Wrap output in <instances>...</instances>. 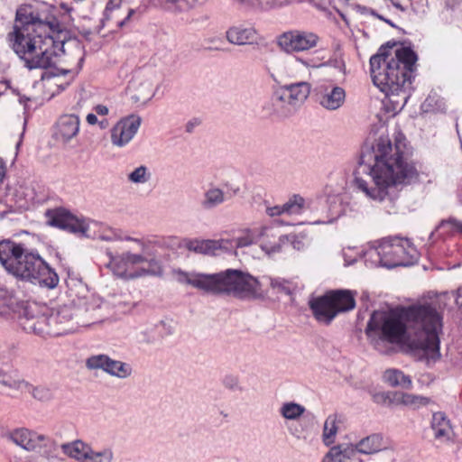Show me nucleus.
Instances as JSON below:
<instances>
[{"instance_id": "f257e3e1", "label": "nucleus", "mask_w": 462, "mask_h": 462, "mask_svg": "<svg viewBox=\"0 0 462 462\" xmlns=\"http://www.w3.org/2000/svg\"><path fill=\"white\" fill-rule=\"evenodd\" d=\"M52 11L46 4L20 6L8 41L24 67L47 69L42 79L53 80L63 90L80 70L84 51L75 39L56 40L62 32Z\"/></svg>"}, {"instance_id": "f03ea898", "label": "nucleus", "mask_w": 462, "mask_h": 462, "mask_svg": "<svg viewBox=\"0 0 462 462\" xmlns=\"http://www.w3.org/2000/svg\"><path fill=\"white\" fill-rule=\"evenodd\" d=\"M354 182L368 199L385 203L388 214L395 213L397 184H408L417 178V171L406 156L404 137L400 134L393 144L388 136H380L372 147L362 150L354 171Z\"/></svg>"}, {"instance_id": "7ed1b4c3", "label": "nucleus", "mask_w": 462, "mask_h": 462, "mask_svg": "<svg viewBox=\"0 0 462 462\" xmlns=\"http://www.w3.org/2000/svg\"><path fill=\"white\" fill-rule=\"evenodd\" d=\"M405 320L396 312L375 310L365 328L375 345L380 341L400 344L408 341L412 356L427 365L440 358L439 337L442 317L431 305L412 306L405 311Z\"/></svg>"}, {"instance_id": "20e7f679", "label": "nucleus", "mask_w": 462, "mask_h": 462, "mask_svg": "<svg viewBox=\"0 0 462 462\" xmlns=\"http://www.w3.org/2000/svg\"><path fill=\"white\" fill-rule=\"evenodd\" d=\"M416 60L415 52L404 46H399L394 51L381 47L370 58L372 80L385 94L394 112L401 111L408 102Z\"/></svg>"}, {"instance_id": "39448f33", "label": "nucleus", "mask_w": 462, "mask_h": 462, "mask_svg": "<svg viewBox=\"0 0 462 462\" xmlns=\"http://www.w3.org/2000/svg\"><path fill=\"white\" fill-rule=\"evenodd\" d=\"M176 281L209 294H227L241 300H256L263 296L262 282L248 273L226 269L217 273L173 270Z\"/></svg>"}, {"instance_id": "423d86ee", "label": "nucleus", "mask_w": 462, "mask_h": 462, "mask_svg": "<svg viewBox=\"0 0 462 462\" xmlns=\"http://www.w3.org/2000/svg\"><path fill=\"white\" fill-rule=\"evenodd\" d=\"M0 262L13 275L49 289L59 283L56 272L41 257L36 250L10 240L0 242Z\"/></svg>"}, {"instance_id": "0eeeda50", "label": "nucleus", "mask_w": 462, "mask_h": 462, "mask_svg": "<svg viewBox=\"0 0 462 462\" xmlns=\"http://www.w3.org/2000/svg\"><path fill=\"white\" fill-rule=\"evenodd\" d=\"M101 305L102 300L88 292L73 298L70 305H63L48 315L51 335L72 333L79 327L101 322Z\"/></svg>"}, {"instance_id": "6e6552de", "label": "nucleus", "mask_w": 462, "mask_h": 462, "mask_svg": "<svg viewBox=\"0 0 462 462\" xmlns=\"http://www.w3.org/2000/svg\"><path fill=\"white\" fill-rule=\"evenodd\" d=\"M4 438L27 452H38L48 461L60 459L59 443L48 435L25 427L6 431Z\"/></svg>"}, {"instance_id": "1a4fd4ad", "label": "nucleus", "mask_w": 462, "mask_h": 462, "mask_svg": "<svg viewBox=\"0 0 462 462\" xmlns=\"http://www.w3.org/2000/svg\"><path fill=\"white\" fill-rule=\"evenodd\" d=\"M142 254L125 252L119 255L110 256L107 267L116 276L125 280H134L154 274L156 272L153 268L157 266L156 260L150 258L144 253L145 248H142Z\"/></svg>"}, {"instance_id": "9d476101", "label": "nucleus", "mask_w": 462, "mask_h": 462, "mask_svg": "<svg viewBox=\"0 0 462 462\" xmlns=\"http://www.w3.org/2000/svg\"><path fill=\"white\" fill-rule=\"evenodd\" d=\"M310 92V86L305 81L283 86L273 93L264 108L269 114L287 117L305 102Z\"/></svg>"}, {"instance_id": "9b49d317", "label": "nucleus", "mask_w": 462, "mask_h": 462, "mask_svg": "<svg viewBox=\"0 0 462 462\" xmlns=\"http://www.w3.org/2000/svg\"><path fill=\"white\" fill-rule=\"evenodd\" d=\"M310 306L318 321L329 324L338 313L353 310L356 301L349 291H335L312 300Z\"/></svg>"}, {"instance_id": "f8f14e48", "label": "nucleus", "mask_w": 462, "mask_h": 462, "mask_svg": "<svg viewBox=\"0 0 462 462\" xmlns=\"http://www.w3.org/2000/svg\"><path fill=\"white\" fill-rule=\"evenodd\" d=\"M7 306L18 314V324L26 333L38 336L51 335L49 317L36 303L18 302L10 298Z\"/></svg>"}, {"instance_id": "ddd939ff", "label": "nucleus", "mask_w": 462, "mask_h": 462, "mask_svg": "<svg viewBox=\"0 0 462 462\" xmlns=\"http://www.w3.org/2000/svg\"><path fill=\"white\" fill-rule=\"evenodd\" d=\"M382 254L384 255V268L392 269L397 266L412 264L419 256L412 243L403 237L394 236L385 238L381 242Z\"/></svg>"}, {"instance_id": "4468645a", "label": "nucleus", "mask_w": 462, "mask_h": 462, "mask_svg": "<svg viewBox=\"0 0 462 462\" xmlns=\"http://www.w3.org/2000/svg\"><path fill=\"white\" fill-rule=\"evenodd\" d=\"M320 38L318 34L301 30H292L281 34L278 45L287 53L304 52L316 48Z\"/></svg>"}, {"instance_id": "2eb2a0df", "label": "nucleus", "mask_w": 462, "mask_h": 462, "mask_svg": "<svg viewBox=\"0 0 462 462\" xmlns=\"http://www.w3.org/2000/svg\"><path fill=\"white\" fill-rule=\"evenodd\" d=\"M80 236L106 242H114L118 240L134 241L138 244L141 248H144L145 245V242L141 239L124 236L122 231L114 229L105 224L89 219L85 220Z\"/></svg>"}, {"instance_id": "dca6fc26", "label": "nucleus", "mask_w": 462, "mask_h": 462, "mask_svg": "<svg viewBox=\"0 0 462 462\" xmlns=\"http://www.w3.org/2000/svg\"><path fill=\"white\" fill-rule=\"evenodd\" d=\"M239 192L240 188L238 186L228 182L222 184V186L210 184L203 192L200 207L207 211L213 210L236 197Z\"/></svg>"}, {"instance_id": "f3484780", "label": "nucleus", "mask_w": 462, "mask_h": 462, "mask_svg": "<svg viewBox=\"0 0 462 462\" xmlns=\"http://www.w3.org/2000/svg\"><path fill=\"white\" fill-rule=\"evenodd\" d=\"M141 123V117L136 115H130L121 118L111 128V143L119 148L126 146L137 134Z\"/></svg>"}, {"instance_id": "a211bd4d", "label": "nucleus", "mask_w": 462, "mask_h": 462, "mask_svg": "<svg viewBox=\"0 0 462 462\" xmlns=\"http://www.w3.org/2000/svg\"><path fill=\"white\" fill-rule=\"evenodd\" d=\"M255 237H257L260 248L268 255L281 253L283 246L289 242L287 236L281 235L276 228L272 226L256 228Z\"/></svg>"}, {"instance_id": "6ab92c4d", "label": "nucleus", "mask_w": 462, "mask_h": 462, "mask_svg": "<svg viewBox=\"0 0 462 462\" xmlns=\"http://www.w3.org/2000/svg\"><path fill=\"white\" fill-rule=\"evenodd\" d=\"M47 222L78 236L81 235L86 219H79L64 208L50 209L46 212Z\"/></svg>"}, {"instance_id": "aec40b11", "label": "nucleus", "mask_w": 462, "mask_h": 462, "mask_svg": "<svg viewBox=\"0 0 462 462\" xmlns=\"http://www.w3.org/2000/svg\"><path fill=\"white\" fill-rule=\"evenodd\" d=\"M319 104L325 109L334 111L340 108L346 100L343 88L331 83L321 84L317 88Z\"/></svg>"}, {"instance_id": "412c9836", "label": "nucleus", "mask_w": 462, "mask_h": 462, "mask_svg": "<svg viewBox=\"0 0 462 462\" xmlns=\"http://www.w3.org/2000/svg\"><path fill=\"white\" fill-rule=\"evenodd\" d=\"M79 127L80 118L79 116L65 114L57 120L54 134L58 140L67 143L78 135Z\"/></svg>"}, {"instance_id": "4be33fe9", "label": "nucleus", "mask_w": 462, "mask_h": 462, "mask_svg": "<svg viewBox=\"0 0 462 462\" xmlns=\"http://www.w3.org/2000/svg\"><path fill=\"white\" fill-rule=\"evenodd\" d=\"M233 247L228 239L218 240H190L187 244L189 251L204 254H217L218 251H230Z\"/></svg>"}, {"instance_id": "5701e85b", "label": "nucleus", "mask_w": 462, "mask_h": 462, "mask_svg": "<svg viewBox=\"0 0 462 462\" xmlns=\"http://www.w3.org/2000/svg\"><path fill=\"white\" fill-rule=\"evenodd\" d=\"M257 32L252 26L234 25L226 32L227 42L235 45L254 44L257 42Z\"/></svg>"}, {"instance_id": "b1692460", "label": "nucleus", "mask_w": 462, "mask_h": 462, "mask_svg": "<svg viewBox=\"0 0 462 462\" xmlns=\"http://www.w3.org/2000/svg\"><path fill=\"white\" fill-rule=\"evenodd\" d=\"M431 429L436 439L446 442L452 439L453 429L449 420L442 412H435L432 415Z\"/></svg>"}, {"instance_id": "393cba45", "label": "nucleus", "mask_w": 462, "mask_h": 462, "mask_svg": "<svg viewBox=\"0 0 462 462\" xmlns=\"http://www.w3.org/2000/svg\"><path fill=\"white\" fill-rule=\"evenodd\" d=\"M91 446L81 439H75L59 445L62 452L78 462H86Z\"/></svg>"}, {"instance_id": "a878e982", "label": "nucleus", "mask_w": 462, "mask_h": 462, "mask_svg": "<svg viewBox=\"0 0 462 462\" xmlns=\"http://www.w3.org/2000/svg\"><path fill=\"white\" fill-rule=\"evenodd\" d=\"M339 423H341V417L337 413H332L326 418L321 435L325 446L330 447L336 442Z\"/></svg>"}, {"instance_id": "bb28decb", "label": "nucleus", "mask_w": 462, "mask_h": 462, "mask_svg": "<svg viewBox=\"0 0 462 462\" xmlns=\"http://www.w3.org/2000/svg\"><path fill=\"white\" fill-rule=\"evenodd\" d=\"M383 449V438L381 434H371L356 443V451L365 455H374Z\"/></svg>"}, {"instance_id": "cd10ccee", "label": "nucleus", "mask_w": 462, "mask_h": 462, "mask_svg": "<svg viewBox=\"0 0 462 462\" xmlns=\"http://www.w3.org/2000/svg\"><path fill=\"white\" fill-rule=\"evenodd\" d=\"M106 374L118 379H126L133 374V367L130 364L109 357Z\"/></svg>"}, {"instance_id": "c85d7f7f", "label": "nucleus", "mask_w": 462, "mask_h": 462, "mask_svg": "<svg viewBox=\"0 0 462 462\" xmlns=\"http://www.w3.org/2000/svg\"><path fill=\"white\" fill-rule=\"evenodd\" d=\"M383 380L391 386H401L405 389H411L412 386L411 379L398 369H388L383 374Z\"/></svg>"}, {"instance_id": "c756f323", "label": "nucleus", "mask_w": 462, "mask_h": 462, "mask_svg": "<svg viewBox=\"0 0 462 462\" xmlns=\"http://www.w3.org/2000/svg\"><path fill=\"white\" fill-rule=\"evenodd\" d=\"M263 280L276 293L290 295L296 290V284L292 281L282 277L264 276Z\"/></svg>"}, {"instance_id": "7c9ffc66", "label": "nucleus", "mask_w": 462, "mask_h": 462, "mask_svg": "<svg viewBox=\"0 0 462 462\" xmlns=\"http://www.w3.org/2000/svg\"><path fill=\"white\" fill-rule=\"evenodd\" d=\"M363 257L367 267H384L383 262L385 258L383 254H382L381 243L376 247L371 246L366 249L363 254Z\"/></svg>"}, {"instance_id": "2f4dec72", "label": "nucleus", "mask_w": 462, "mask_h": 462, "mask_svg": "<svg viewBox=\"0 0 462 462\" xmlns=\"http://www.w3.org/2000/svg\"><path fill=\"white\" fill-rule=\"evenodd\" d=\"M305 411V407L300 403L286 402L281 405L279 413L285 420H296L304 414Z\"/></svg>"}, {"instance_id": "473e14b6", "label": "nucleus", "mask_w": 462, "mask_h": 462, "mask_svg": "<svg viewBox=\"0 0 462 462\" xmlns=\"http://www.w3.org/2000/svg\"><path fill=\"white\" fill-rule=\"evenodd\" d=\"M283 205L284 215L299 216L306 208V201L300 195H293Z\"/></svg>"}, {"instance_id": "72a5a7b5", "label": "nucleus", "mask_w": 462, "mask_h": 462, "mask_svg": "<svg viewBox=\"0 0 462 462\" xmlns=\"http://www.w3.org/2000/svg\"><path fill=\"white\" fill-rule=\"evenodd\" d=\"M115 451L111 447H104L100 449L90 448L86 462H114Z\"/></svg>"}, {"instance_id": "f704fd0d", "label": "nucleus", "mask_w": 462, "mask_h": 462, "mask_svg": "<svg viewBox=\"0 0 462 462\" xmlns=\"http://www.w3.org/2000/svg\"><path fill=\"white\" fill-rule=\"evenodd\" d=\"M135 11L132 8L126 7L122 13H111L110 15H104L102 23L105 24L106 22H112L117 27L122 28L128 23Z\"/></svg>"}, {"instance_id": "c9c22d12", "label": "nucleus", "mask_w": 462, "mask_h": 462, "mask_svg": "<svg viewBox=\"0 0 462 462\" xmlns=\"http://www.w3.org/2000/svg\"><path fill=\"white\" fill-rule=\"evenodd\" d=\"M398 402L411 409L416 410L430 403V399L411 393H402Z\"/></svg>"}, {"instance_id": "e433bc0d", "label": "nucleus", "mask_w": 462, "mask_h": 462, "mask_svg": "<svg viewBox=\"0 0 462 462\" xmlns=\"http://www.w3.org/2000/svg\"><path fill=\"white\" fill-rule=\"evenodd\" d=\"M109 357L106 354L92 355L86 359L85 365L88 370H102L106 373Z\"/></svg>"}, {"instance_id": "4c0bfd02", "label": "nucleus", "mask_w": 462, "mask_h": 462, "mask_svg": "<svg viewBox=\"0 0 462 462\" xmlns=\"http://www.w3.org/2000/svg\"><path fill=\"white\" fill-rule=\"evenodd\" d=\"M109 357L106 354L92 355L86 359L85 365L88 370H102L106 373Z\"/></svg>"}, {"instance_id": "58836bf2", "label": "nucleus", "mask_w": 462, "mask_h": 462, "mask_svg": "<svg viewBox=\"0 0 462 462\" xmlns=\"http://www.w3.org/2000/svg\"><path fill=\"white\" fill-rule=\"evenodd\" d=\"M150 177L147 167L141 165L128 174V180L134 184H143L150 180Z\"/></svg>"}, {"instance_id": "ea45409f", "label": "nucleus", "mask_w": 462, "mask_h": 462, "mask_svg": "<svg viewBox=\"0 0 462 462\" xmlns=\"http://www.w3.org/2000/svg\"><path fill=\"white\" fill-rule=\"evenodd\" d=\"M0 386L23 391L24 387H28V383L16 376L4 374L0 375Z\"/></svg>"}, {"instance_id": "a19ab883", "label": "nucleus", "mask_w": 462, "mask_h": 462, "mask_svg": "<svg viewBox=\"0 0 462 462\" xmlns=\"http://www.w3.org/2000/svg\"><path fill=\"white\" fill-rule=\"evenodd\" d=\"M23 390L28 391L32 393L33 398L42 402L49 401L52 398L51 391L45 386H32L28 384V387H24Z\"/></svg>"}, {"instance_id": "79ce46f5", "label": "nucleus", "mask_w": 462, "mask_h": 462, "mask_svg": "<svg viewBox=\"0 0 462 462\" xmlns=\"http://www.w3.org/2000/svg\"><path fill=\"white\" fill-rule=\"evenodd\" d=\"M256 228L248 232L245 236L236 238V240H229L232 243L234 249L235 247H245L254 243H257V237H255Z\"/></svg>"}, {"instance_id": "37998d69", "label": "nucleus", "mask_w": 462, "mask_h": 462, "mask_svg": "<svg viewBox=\"0 0 462 462\" xmlns=\"http://www.w3.org/2000/svg\"><path fill=\"white\" fill-rule=\"evenodd\" d=\"M320 462H345L339 446H332L324 455Z\"/></svg>"}, {"instance_id": "c03bdc74", "label": "nucleus", "mask_w": 462, "mask_h": 462, "mask_svg": "<svg viewBox=\"0 0 462 462\" xmlns=\"http://www.w3.org/2000/svg\"><path fill=\"white\" fill-rule=\"evenodd\" d=\"M223 385L231 391H242L239 378L234 374H227L223 379Z\"/></svg>"}, {"instance_id": "a18cd8bd", "label": "nucleus", "mask_w": 462, "mask_h": 462, "mask_svg": "<svg viewBox=\"0 0 462 462\" xmlns=\"http://www.w3.org/2000/svg\"><path fill=\"white\" fill-rule=\"evenodd\" d=\"M127 6L122 5V0H109L106 5L104 15H110L111 13H122Z\"/></svg>"}, {"instance_id": "49530a36", "label": "nucleus", "mask_w": 462, "mask_h": 462, "mask_svg": "<svg viewBox=\"0 0 462 462\" xmlns=\"http://www.w3.org/2000/svg\"><path fill=\"white\" fill-rule=\"evenodd\" d=\"M324 59H325V57H322V58L313 57V58H309V59L297 58V61L300 62L302 65H304L307 68H320L327 64V63L323 62Z\"/></svg>"}, {"instance_id": "de8ad7c7", "label": "nucleus", "mask_w": 462, "mask_h": 462, "mask_svg": "<svg viewBox=\"0 0 462 462\" xmlns=\"http://www.w3.org/2000/svg\"><path fill=\"white\" fill-rule=\"evenodd\" d=\"M341 456L345 462L350 459L356 451V444H339Z\"/></svg>"}, {"instance_id": "09e8293b", "label": "nucleus", "mask_w": 462, "mask_h": 462, "mask_svg": "<svg viewBox=\"0 0 462 462\" xmlns=\"http://www.w3.org/2000/svg\"><path fill=\"white\" fill-rule=\"evenodd\" d=\"M372 399L375 403L381 405H385L390 401L389 394L385 392H378L372 393Z\"/></svg>"}, {"instance_id": "8fccbe9b", "label": "nucleus", "mask_w": 462, "mask_h": 462, "mask_svg": "<svg viewBox=\"0 0 462 462\" xmlns=\"http://www.w3.org/2000/svg\"><path fill=\"white\" fill-rule=\"evenodd\" d=\"M266 213L270 217L283 216L284 215L283 205H277L274 207L267 208Z\"/></svg>"}, {"instance_id": "3c124183", "label": "nucleus", "mask_w": 462, "mask_h": 462, "mask_svg": "<svg viewBox=\"0 0 462 462\" xmlns=\"http://www.w3.org/2000/svg\"><path fill=\"white\" fill-rule=\"evenodd\" d=\"M355 249L348 248L347 250L344 249L342 251V254L346 263V265H349L354 263L356 261V256L359 254V253H356L355 255L348 254V252H352Z\"/></svg>"}, {"instance_id": "603ef678", "label": "nucleus", "mask_w": 462, "mask_h": 462, "mask_svg": "<svg viewBox=\"0 0 462 462\" xmlns=\"http://www.w3.org/2000/svg\"><path fill=\"white\" fill-rule=\"evenodd\" d=\"M162 4L165 5H177L179 8H183V2H188L189 0H160ZM196 4H203L206 0H190Z\"/></svg>"}, {"instance_id": "864d4df0", "label": "nucleus", "mask_w": 462, "mask_h": 462, "mask_svg": "<svg viewBox=\"0 0 462 462\" xmlns=\"http://www.w3.org/2000/svg\"><path fill=\"white\" fill-rule=\"evenodd\" d=\"M446 225H450L454 230L462 234V222H459L455 219H451L447 222H442V224H441L442 226H444Z\"/></svg>"}, {"instance_id": "5fc2aeb1", "label": "nucleus", "mask_w": 462, "mask_h": 462, "mask_svg": "<svg viewBox=\"0 0 462 462\" xmlns=\"http://www.w3.org/2000/svg\"><path fill=\"white\" fill-rule=\"evenodd\" d=\"M93 110L98 116H106L109 112V109L106 106L104 105H97L94 106Z\"/></svg>"}, {"instance_id": "6e6d98bb", "label": "nucleus", "mask_w": 462, "mask_h": 462, "mask_svg": "<svg viewBox=\"0 0 462 462\" xmlns=\"http://www.w3.org/2000/svg\"><path fill=\"white\" fill-rule=\"evenodd\" d=\"M86 120H87L88 124H89L90 125H97L98 122L97 115L92 114V113L88 114Z\"/></svg>"}, {"instance_id": "4d7b16f0", "label": "nucleus", "mask_w": 462, "mask_h": 462, "mask_svg": "<svg viewBox=\"0 0 462 462\" xmlns=\"http://www.w3.org/2000/svg\"><path fill=\"white\" fill-rule=\"evenodd\" d=\"M456 303L462 306V288L457 290Z\"/></svg>"}, {"instance_id": "13d9d810", "label": "nucleus", "mask_w": 462, "mask_h": 462, "mask_svg": "<svg viewBox=\"0 0 462 462\" xmlns=\"http://www.w3.org/2000/svg\"><path fill=\"white\" fill-rule=\"evenodd\" d=\"M97 125H98L99 128L103 130L108 126L109 123H108L107 119H103V120L98 121Z\"/></svg>"}, {"instance_id": "bf43d9fd", "label": "nucleus", "mask_w": 462, "mask_h": 462, "mask_svg": "<svg viewBox=\"0 0 462 462\" xmlns=\"http://www.w3.org/2000/svg\"><path fill=\"white\" fill-rule=\"evenodd\" d=\"M5 166L3 163H0V183L3 181L4 180V177H5Z\"/></svg>"}, {"instance_id": "052dcab7", "label": "nucleus", "mask_w": 462, "mask_h": 462, "mask_svg": "<svg viewBox=\"0 0 462 462\" xmlns=\"http://www.w3.org/2000/svg\"><path fill=\"white\" fill-rule=\"evenodd\" d=\"M196 125H197V121H195V122H192V121L189 122V123L187 124V125H186V129H187V131H188V132H191V131H192V129H193V127H194Z\"/></svg>"}, {"instance_id": "680f3d73", "label": "nucleus", "mask_w": 462, "mask_h": 462, "mask_svg": "<svg viewBox=\"0 0 462 462\" xmlns=\"http://www.w3.org/2000/svg\"><path fill=\"white\" fill-rule=\"evenodd\" d=\"M7 90V85L5 82L0 81V96Z\"/></svg>"}, {"instance_id": "e2e57ef3", "label": "nucleus", "mask_w": 462, "mask_h": 462, "mask_svg": "<svg viewBox=\"0 0 462 462\" xmlns=\"http://www.w3.org/2000/svg\"><path fill=\"white\" fill-rule=\"evenodd\" d=\"M149 88H150V89H149L148 94H147V96H146V100H147V101H148V100H151V99H152V97L154 96V92L152 91V88H151V85H149Z\"/></svg>"}, {"instance_id": "0e129e2a", "label": "nucleus", "mask_w": 462, "mask_h": 462, "mask_svg": "<svg viewBox=\"0 0 462 462\" xmlns=\"http://www.w3.org/2000/svg\"><path fill=\"white\" fill-rule=\"evenodd\" d=\"M333 222V218H328L327 220H318L315 221L314 224H330Z\"/></svg>"}]
</instances>
